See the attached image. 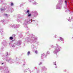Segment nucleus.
Masks as SVG:
<instances>
[{"label": "nucleus", "mask_w": 73, "mask_h": 73, "mask_svg": "<svg viewBox=\"0 0 73 73\" xmlns=\"http://www.w3.org/2000/svg\"><path fill=\"white\" fill-rule=\"evenodd\" d=\"M31 16V14H29L28 15V17H30V16Z\"/></svg>", "instance_id": "f03ea898"}, {"label": "nucleus", "mask_w": 73, "mask_h": 73, "mask_svg": "<svg viewBox=\"0 0 73 73\" xmlns=\"http://www.w3.org/2000/svg\"><path fill=\"white\" fill-rule=\"evenodd\" d=\"M35 53H36V54H37V50L35 51Z\"/></svg>", "instance_id": "39448f33"}, {"label": "nucleus", "mask_w": 73, "mask_h": 73, "mask_svg": "<svg viewBox=\"0 0 73 73\" xmlns=\"http://www.w3.org/2000/svg\"><path fill=\"white\" fill-rule=\"evenodd\" d=\"M5 15L6 16H7V14H5Z\"/></svg>", "instance_id": "9d476101"}, {"label": "nucleus", "mask_w": 73, "mask_h": 73, "mask_svg": "<svg viewBox=\"0 0 73 73\" xmlns=\"http://www.w3.org/2000/svg\"><path fill=\"white\" fill-rule=\"evenodd\" d=\"M7 61H8V60H7Z\"/></svg>", "instance_id": "f8f14e48"}, {"label": "nucleus", "mask_w": 73, "mask_h": 73, "mask_svg": "<svg viewBox=\"0 0 73 73\" xmlns=\"http://www.w3.org/2000/svg\"><path fill=\"white\" fill-rule=\"evenodd\" d=\"M10 40H13V37L12 36H11L10 37Z\"/></svg>", "instance_id": "f257e3e1"}, {"label": "nucleus", "mask_w": 73, "mask_h": 73, "mask_svg": "<svg viewBox=\"0 0 73 73\" xmlns=\"http://www.w3.org/2000/svg\"><path fill=\"white\" fill-rule=\"evenodd\" d=\"M11 6H12L13 5V3H11Z\"/></svg>", "instance_id": "0eeeda50"}, {"label": "nucleus", "mask_w": 73, "mask_h": 73, "mask_svg": "<svg viewBox=\"0 0 73 73\" xmlns=\"http://www.w3.org/2000/svg\"><path fill=\"white\" fill-rule=\"evenodd\" d=\"M27 13H28V14H29V10H28L27 11Z\"/></svg>", "instance_id": "7ed1b4c3"}, {"label": "nucleus", "mask_w": 73, "mask_h": 73, "mask_svg": "<svg viewBox=\"0 0 73 73\" xmlns=\"http://www.w3.org/2000/svg\"><path fill=\"white\" fill-rule=\"evenodd\" d=\"M60 40H63V38H61V37H60Z\"/></svg>", "instance_id": "423d86ee"}, {"label": "nucleus", "mask_w": 73, "mask_h": 73, "mask_svg": "<svg viewBox=\"0 0 73 73\" xmlns=\"http://www.w3.org/2000/svg\"><path fill=\"white\" fill-rule=\"evenodd\" d=\"M3 64H4V63H2L1 64L2 65H3Z\"/></svg>", "instance_id": "1a4fd4ad"}, {"label": "nucleus", "mask_w": 73, "mask_h": 73, "mask_svg": "<svg viewBox=\"0 0 73 73\" xmlns=\"http://www.w3.org/2000/svg\"><path fill=\"white\" fill-rule=\"evenodd\" d=\"M65 2L66 3H67L66 1H65Z\"/></svg>", "instance_id": "6e6552de"}, {"label": "nucleus", "mask_w": 73, "mask_h": 73, "mask_svg": "<svg viewBox=\"0 0 73 73\" xmlns=\"http://www.w3.org/2000/svg\"><path fill=\"white\" fill-rule=\"evenodd\" d=\"M29 54H30V52L29 51L27 53V54H28V55H29Z\"/></svg>", "instance_id": "20e7f679"}, {"label": "nucleus", "mask_w": 73, "mask_h": 73, "mask_svg": "<svg viewBox=\"0 0 73 73\" xmlns=\"http://www.w3.org/2000/svg\"><path fill=\"white\" fill-rule=\"evenodd\" d=\"M55 65H56V64H55Z\"/></svg>", "instance_id": "9b49d317"}]
</instances>
